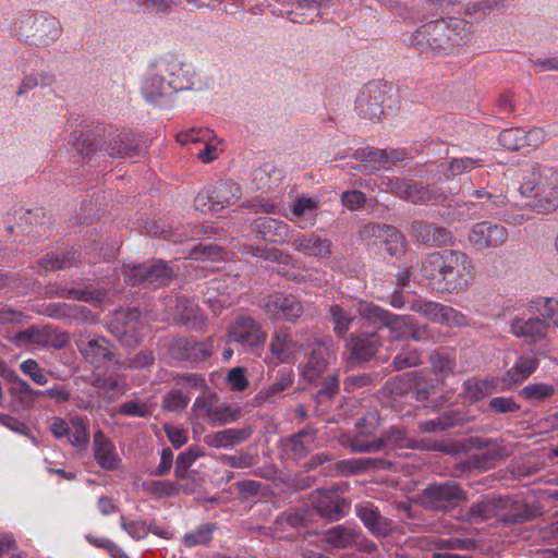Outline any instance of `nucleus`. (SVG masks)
Here are the masks:
<instances>
[{
  "label": "nucleus",
  "mask_w": 558,
  "mask_h": 558,
  "mask_svg": "<svg viewBox=\"0 0 558 558\" xmlns=\"http://www.w3.org/2000/svg\"><path fill=\"white\" fill-rule=\"evenodd\" d=\"M422 275L440 293H460L475 277V266L463 252L442 250L429 253L422 262Z\"/></svg>",
  "instance_id": "1"
},
{
  "label": "nucleus",
  "mask_w": 558,
  "mask_h": 558,
  "mask_svg": "<svg viewBox=\"0 0 558 558\" xmlns=\"http://www.w3.org/2000/svg\"><path fill=\"white\" fill-rule=\"evenodd\" d=\"M471 38V25L461 17L432 21L417 28L408 39L421 52L451 53Z\"/></svg>",
  "instance_id": "2"
},
{
  "label": "nucleus",
  "mask_w": 558,
  "mask_h": 558,
  "mask_svg": "<svg viewBox=\"0 0 558 558\" xmlns=\"http://www.w3.org/2000/svg\"><path fill=\"white\" fill-rule=\"evenodd\" d=\"M193 86V72L189 66L179 62L160 64L145 78L142 86L144 98L151 104H161L179 90L190 89Z\"/></svg>",
  "instance_id": "3"
},
{
  "label": "nucleus",
  "mask_w": 558,
  "mask_h": 558,
  "mask_svg": "<svg viewBox=\"0 0 558 558\" xmlns=\"http://www.w3.org/2000/svg\"><path fill=\"white\" fill-rule=\"evenodd\" d=\"M82 134L77 131L71 135L73 146L83 156L89 155L92 151L99 149L113 158H132L140 154L138 140L132 133L125 130L108 128L102 130V140L96 141L84 138L80 142Z\"/></svg>",
  "instance_id": "4"
},
{
  "label": "nucleus",
  "mask_w": 558,
  "mask_h": 558,
  "mask_svg": "<svg viewBox=\"0 0 558 558\" xmlns=\"http://www.w3.org/2000/svg\"><path fill=\"white\" fill-rule=\"evenodd\" d=\"M519 190L532 199L530 205L538 213L554 210L558 206V169L534 165Z\"/></svg>",
  "instance_id": "5"
},
{
  "label": "nucleus",
  "mask_w": 558,
  "mask_h": 558,
  "mask_svg": "<svg viewBox=\"0 0 558 558\" xmlns=\"http://www.w3.org/2000/svg\"><path fill=\"white\" fill-rule=\"evenodd\" d=\"M12 32L25 43L47 45L60 37L61 25L52 16L20 12L14 16Z\"/></svg>",
  "instance_id": "6"
},
{
  "label": "nucleus",
  "mask_w": 558,
  "mask_h": 558,
  "mask_svg": "<svg viewBox=\"0 0 558 558\" xmlns=\"http://www.w3.org/2000/svg\"><path fill=\"white\" fill-rule=\"evenodd\" d=\"M177 141L181 145H193V153L203 163L216 160L225 150V141L207 128H192L180 132Z\"/></svg>",
  "instance_id": "7"
},
{
  "label": "nucleus",
  "mask_w": 558,
  "mask_h": 558,
  "mask_svg": "<svg viewBox=\"0 0 558 558\" xmlns=\"http://www.w3.org/2000/svg\"><path fill=\"white\" fill-rule=\"evenodd\" d=\"M241 198V187L233 181H221L213 187L201 191L194 206L202 214H215L234 205Z\"/></svg>",
  "instance_id": "8"
},
{
  "label": "nucleus",
  "mask_w": 558,
  "mask_h": 558,
  "mask_svg": "<svg viewBox=\"0 0 558 558\" xmlns=\"http://www.w3.org/2000/svg\"><path fill=\"white\" fill-rule=\"evenodd\" d=\"M192 413L196 418L205 420L216 426L235 422L240 417L241 410L219 402L216 393H208L195 399L192 405Z\"/></svg>",
  "instance_id": "9"
},
{
  "label": "nucleus",
  "mask_w": 558,
  "mask_h": 558,
  "mask_svg": "<svg viewBox=\"0 0 558 558\" xmlns=\"http://www.w3.org/2000/svg\"><path fill=\"white\" fill-rule=\"evenodd\" d=\"M380 186H383L385 191L414 204L427 202L438 203L444 198V194L439 187L435 185L424 187L412 180L383 178Z\"/></svg>",
  "instance_id": "10"
},
{
  "label": "nucleus",
  "mask_w": 558,
  "mask_h": 558,
  "mask_svg": "<svg viewBox=\"0 0 558 558\" xmlns=\"http://www.w3.org/2000/svg\"><path fill=\"white\" fill-rule=\"evenodd\" d=\"M357 311L362 317L371 323L388 328L390 336L395 339L410 338L412 317L393 315L369 302L357 303Z\"/></svg>",
  "instance_id": "11"
},
{
  "label": "nucleus",
  "mask_w": 558,
  "mask_h": 558,
  "mask_svg": "<svg viewBox=\"0 0 558 558\" xmlns=\"http://www.w3.org/2000/svg\"><path fill=\"white\" fill-rule=\"evenodd\" d=\"M108 329L122 344L133 347L140 342L145 323L137 310H119L109 322Z\"/></svg>",
  "instance_id": "12"
},
{
  "label": "nucleus",
  "mask_w": 558,
  "mask_h": 558,
  "mask_svg": "<svg viewBox=\"0 0 558 558\" xmlns=\"http://www.w3.org/2000/svg\"><path fill=\"white\" fill-rule=\"evenodd\" d=\"M174 274V269L162 260H154L145 265L125 266L123 268L124 280L131 286L142 282L165 284Z\"/></svg>",
  "instance_id": "13"
},
{
  "label": "nucleus",
  "mask_w": 558,
  "mask_h": 558,
  "mask_svg": "<svg viewBox=\"0 0 558 558\" xmlns=\"http://www.w3.org/2000/svg\"><path fill=\"white\" fill-rule=\"evenodd\" d=\"M411 310L423 315L434 323L444 324L448 327H465L469 318L458 310L437 302L417 300L412 303Z\"/></svg>",
  "instance_id": "14"
},
{
  "label": "nucleus",
  "mask_w": 558,
  "mask_h": 558,
  "mask_svg": "<svg viewBox=\"0 0 558 558\" xmlns=\"http://www.w3.org/2000/svg\"><path fill=\"white\" fill-rule=\"evenodd\" d=\"M267 333L251 316H238L228 328L227 338L230 343L242 347H256L265 342Z\"/></svg>",
  "instance_id": "15"
},
{
  "label": "nucleus",
  "mask_w": 558,
  "mask_h": 558,
  "mask_svg": "<svg viewBox=\"0 0 558 558\" xmlns=\"http://www.w3.org/2000/svg\"><path fill=\"white\" fill-rule=\"evenodd\" d=\"M507 240V229L490 221L474 225L469 233L470 244L478 251L500 247Z\"/></svg>",
  "instance_id": "16"
},
{
  "label": "nucleus",
  "mask_w": 558,
  "mask_h": 558,
  "mask_svg": "<svg viewBox=\"0 0 558 558\" xmlns=\"http://www.w3.org/2000/svg\"><path fill=\"white\" fill-rule=\"evenodd\" d=\"M385 87L378 82L368 83L363 87L355 101V109L361 117L369 120L380 119L386 98Z\"/></svg>",
  "instance_id": "17"
},
{
  "label": "nucleus",
  "mask_w": 558,
  "mask_h": 558,
  "mask_svg": "<svg viewBox=\"0 0 558 558\" xmlns=\"http://www.w3.org/2000/svg\"><path fill=\"white\" fill-rule=\"evenodd\" d=\"M411 439L405 430L400 427H391L381 437L372 441L362 440L359 437L351 441V448L356 452H378L381 450L410 447Z\"/></svg>",
  "instance_id": "18"
},
{
  "label": "nucleus",
  "mask_w": 558,
  "mask_h": 558,
  "mask_svg": "<svg viewBox=\"0 0 558 558\" xmlns=\"http://www.w3.org/2000/svg\"><path fill=\"white\" fill-rule=\"evenodd\" d=\"M319 214V198L303 194L290 204L286 217L299 228L308 229L315 226Z\"/></svg>",
  "instance_id": "19"
},
{
  "label": "nucleus",
  "mask_w": 558,
  "mask_h": 558,
  "mask_svg": "<svg viewBox=\"0 0 558 558\" xmlns=\"http://www.w3.org/2000/svg\"><path fill=\"white\" fill-rule=\"evenodd\" d=\"M312 505L320 517L330 521L340 520L350 509V504L335 489L317 490L313 495Z\"/></svg>",
  "instance_id": "20"
},
{
  "label": "nucleus",
  "mask_w": 558,
  "mask_h": 558,
  "mask_svg": "<svg viewBox=\"0 0 558 558\" xmlns=\"http://www.w3.org/2000/svg\"><path fill=\"white\" fill-rule=\"evenodd\" d=\"M77 349L85 361L96 368L113 361V345L105 337H93L77 341Z\"/></svg>",
  "instance_id": "21"
},
{
  "label": "nucleus",
  "mask_w": 558,
  "mask_h": 558,
  "mask_svg": "<svg viewBox=\"0 0 558 558\" xmlns=\"http://www.w3.org/2000/svg\"><path fill=\"white\" fill-rule=\"evenodd\" d=\"M266 314L272 319L293 322L303 313V306L294 295L274 293L265 302Z\"/></svg>",
  "instance_id": "22"
},
{
  "label": "nucleus",
  "mask_w": 558,
  "mask_h": 558,
  "mask_svg": "<svg viewBox=\"0 0 558 558\" xmlns=\"http://www.w3.org/2000/svg\"><path fill=\"white\" fill-rule=\"evenodd\" d=\"M405 153L397 149H376L371 147L359 148L353 153V158L361 161V167L366 171H377L386 168L395 161L404 159Z\"/></svg>",
  "instance_id": "23"
},
{
  "label": "nucleus",
  "mask_w": 558,
  "mask_h": 558,
  "mask_svg": "<svg viewBox=\"0 0 558 558\" xmlns=\"http://www.w3.org/2000/svg\"><path fill=\"white\" fill-rule=\"evenodd\" d=\"M252 230L264 241L276 244L289 243L293 235V230L287 222L275 218L256 219L252 223Z\"/></svg>",
  "instance_id": "24"
},
{
  "label": "nucleus",
  "mask_w": 558,
  "mask_h": 558,
  "mask_svg": "<svg viewBox=\"0 0 558 558\" xmlns=\"http://www.w3.org/2000/svg\"><path fill=\"white\" fill-rule=\"evenodd\" d=\"M424 502L430 508H442L445 502H453L464 498V493L453 481L434 483L423 493Z\"/></svg>",
  "instance_id": "25"
},
{
  "label": "nucleus",
  "mask_w": 558,
  "mask_h": 558,
  "mask_svg": "<svg viewBox=\"0 0 558 558\" xmlns=\"http://www.w3.org/2000/svg\"><path fill=\"white\" fill-rule=\"evenodd\" d=\"M333 356L332 340H326L319 348L311 352L302 368V376L308 381H315L325 372L328 360Z\"/></svg>",
  "instance_id": "26"
},
{
  "label": "nucleus",
  "mask_w": 558,
  "mask_h": 558,
  "mask_svg": "<svg viewBox=\"0 0 558 558\" xmlns=\"http://www.w3.org/2000/svg\"><path fill=\"white\" fill-rule=\"evenodd\" d=\"M379 339L378 332H363L351 337L348 343L351 363H362L371 360L380 345Z\"/></svg>",
  "instance_id": "27"
},
{
  "label": "nucleus",
  "mask_w": 558,
  "mask_h": 558,
  "mask_svg": "<svg viewBox=\"0 0 558 558\" xmlns=\"http://www.w3.org/2000/svg\"><path fill=\"white\" fill-rule=\"evenodd\" d=\"M411 235L416 242L427 245H447L452 242V234L448 230L426 221H413Z\"/></svg>",
  "instance_id": "28"
},
{
  "label": "nucleus",
  "mask_w": 558,
  "mask_h": 558,
  "mask_svg": "<svg viewBox=\"0 0 558 558\" xmlns=\"http://www.w3.org/2000/svg\"><path fill=\"white\" fill-rule=\"evenodd\" d=\"M356 514L365 527L376 537H385L393 529V522L383 517L372 504L356 506Z\"/></svg>",
  "instance_id": "29"
},
{
  "label": "nucleus",
  "mask_w": 558,
  "mask_h": 558,
  "mask_svg": "<svg viewBox=\"0 0 558 558\" xmlns=\"http://www.w3.org/2000/svg\"><path fill=\"white\" fill-rule=\"evenodd\" d=\"M94 458L98 465L104 470H117L121 459L116 450L113 442L101 430L94 434L93 441Z\"/></svg>",
  "instance_id": "30"
},
{
  "label": "nucleus",
  "mask_w": 558,
  "mask_h": 558,
  "mask_svg": "<svg viewBox=\"0 0 558 558\" xmlns=\"http://www.w3.org/2000/svg\"><path fill=\"white\" fill-rule=\"evenodd\" d=\"M386 235L385 245L386 250L390 255H398L404 250L403 235L395 228L387 225L371 223L363 227L361 236L363 239L369 236H381Z\"/></svg>",
  "instance_id": "31"
},
{
  "label": "nucleus",
  "mask_w": 558,
  "mask_h": 558,
  "mask_svg": "<svg viewBox=\"0 0 558 558\" xmlns=\"http://www.w3.org/2000/svg\"><path fill=\"white\" fill-rule=\"evenodd\" d=\"M547 327L548 325L537 317L529 319L515 317L511 323V332L529 343H536L545 338Z\"/></svg>",
  "instance_id": "32"
},
{
  "label": "nucleus",
  "mask_w": 558,
  "mask_h": 558,
  "mask_svg": "<svg viewBox=\"0 0 558 558\" xmlns=\"http://www.w3.org/2000/svg\"><path fill=\"white\" fill-rule=\"evenodd\" d=\"M293 247L306 256L328 258L330 255V241L317 234H300L291 240Z\"/></svg>",
  "instance_id": "33"
},
{
  "label": "nucleus",
  "mask_w": 558,
  "mask_h": 558,
  "mask_svg": "<svg viewBox=\"0 0 558 558\" xmlns=\"http://www.w3.org/2000/svg\"><path fill=\"white\" fill-rule=\"evenodd\" d=\"M253 433L250 426L242 428H226L205 437V444L214 448H232L247 440Z\"/></svg>",
  "instance_id": "34"
},
{
  "label": "nucleus",
  "mask_w": 558,
  "mask_h": 558,
  "mask_svg": "<svg viewBox=\"0 0 558 558\" xmlns=\"http://www.w3.org/2000/svg\"><path fill=\"white\" fill-rule=\"evenodd\" d=\"M300 351L301 345L291 338L287 329L281 328L275 331L270 342V352L279 362L293 361Z\"/></svg>",
  "instance_id": "35"
},
{
  "label": "nucleus",
  "mask_w": 558,
  "mask_h": 558,
  "mask_svg": "<svg viewBox=\"0 0 558 558\" xmlns=\"http://www.w3.org/2000/svg\"><path fill=\"white\" fill-rule=\"evenodd\" d=\"M315 438L314 432L302 430L282 440V451L293 460L301 459L314 449Z\"/></svg>",
  "instance_id": "36"
},
{
  "label": "nucleus",
  "mask_w": 558,
  "mask_h": 558,
  "mask_svg": "<svg viewBox=\"0 0 558 558\" xmlns=\"http://www.w3.org/2000/svg\"><path fill=\"white\" fill-rule=\"evenodd\" d=\"M481 166H483V160L478 158H452L448 163L437 165L433 178L438 181L449 180L458 174L471 171L472 169Z\"/></svg>",
  "instance_id": "37"
},
{
  "label": "nucleus",
  "mask_w": 558,
  "mask_h": 558,
  "mask_svg": "<svg viewBox=\"0 0 558 558\" xmlns=\"http://www.w3.org/2000/svg\"><path fill=\"white\" fill-rule=\"evenodd\" d=\"M360 302L361 301H347L345 303L333 304L329 307V315L333 323V330L338 336H344L350 329L354 312L359 313L357 303Z\"/></svg>",
  "instance_id": "38"
},
{
  "label": "nucleus",
  "mask_w": 558,
  "mask_h": 558,
  "mask_svg": "<svg viewBox=\"0 0 558 558\" xmlns=\"http://www.w3.org/2000/svg\"><path fill=\"white\" fill-rule=\"evenodd\" d=\"M390 468L391 462L380 458H352L338 463V471L345 476L369 469L388 470Z\"/></svg>",
  "instance_id": "39"
},
{
  "label": "nucleus",
  "mask_w": 558,
  "mask_h": 558,
  "mask_svg": "<svg viewBox=\"0 0 558 558\" xmlns=\"http://www.w3.org/2000/svg\"><path fill=\"white\" fill-rule=\"evenodd\" d=\"M170 304H174L173 316L179 323L190 325L192 323L202 322L198 305L194 300L180 295L175 299L170 298L168 305Z\"/></svg>",
  "instance_id": "40"
},
{
  "label": "nucleus",
  "mask_w": 558,
  "mask_h": 558,
  "mask_svg": "<svg viewBox=\"0 0 558 558\" xmlns=\"http://www.w3.org/2000/svg\"><path fill=\"white\" fill-rule=\"evenodd\" d=\"M92 385L99 396H102L108 400H113L125 392V384L123 379L113 375H94L92 378Z\"/></svg>",
  "instance_id": "41"
},
{
  "label": "nucleus",
  "mask_w": 558,
  "mask_h": 558,
  "mask_svg": "<svg viewBox=\"0 0 558 558\" xmlns=\"http://www.w3.org/2000/svg\"><path fill=\"white\" fill-rule=\"evenodd\" d=\"M538 367V360L533 355H521L513 366L508 369L506 380L511 385L523 383Z\"/></svg>",
  "instance_id": "42"
},
{
  "label": "nucleus",
  "mask_w": 558,
  "mask_h": 558,
  "mask_svg": "<svg viewBox=\"0 0 558 558\" xmlns=\"http://www.w3.org/2000/svg\"><path fill=\"white\" fill-rule=\"evenodd\" d=\"M78 258V254L76 251H60L47 254L41 260H40V268H43L45 271L49 270H60L65 269L71 266H73Z\"/></svg>",
  "instance_id": "43"
},
{
  "label": "nucleus",
  "mask_w": 558,
  "mask_h": 558,
  "mask_svg": "<svg viewBox=\"0 0 558 558\" xmlns=\"http://www.w3.org/2000/svg\"><path fill=\"white\" fill-rule=\"evenodd\" d=\"M294 381V374L291 369H281L276 378V381L267 389L259 391L255 399L257 402L265 403L271 398L278 396L282 391L289 389Z\"/></svg>",
  "instance_id": "44"
},
{
  "label": "nucleus",
  "mask_w": 558,
  "mask_h": 558,
  "mask_svg": "<svg viewBox=\"0 0 558 558\" xmlns=\"http://www.w3.org/2000/svg\"><path fill=\"white\" fill-rule=\"evenodd\" d=\"M496 379L476 380L470 379L464 383V397L472 402L480 401L497 390Z\"/></svg>",
  "instance_id": "45"
},
{
  "label": "nucleus",
  "mask_w": 558,
  "mask_h": 558,
  "mask_svg": "<svg viewBox=\"0 0 558 558\" xmlns=\"http://www.w3.org/2000/svg\"><path fill=\"white\" fill-rule=\"evenodd\" d=\"M233 247L238 248L242 254L252 255L269 262H280L283 256L282 253L275 247L252 245L246 239L238 240L236 244H233Z\"/></svg>",
  "instance_id": "46"
},
{
  "label": "nucleus",
  "mask_w": 558,
  "mask_h": 558,
  "mask_svg": "<svg viewBox=\"0 0 558 558\" xmlns=\"http://www.w3.org/2000/svg\"><path fill=\"white\" fill-rule=\"evenodd\" d=\"M12 341L17 347H26V345H47L49 343L48 335L46 330L39 329L37 327H29L22 331L16 332L12 337Z\"/></svg>",
  "instance_id": "47"
},
{
  "label": "nucleus",
  "mask_w": 558,
  "mask_h": 558,
  "mask_svg": "<svg viewBox=\"0 0 558 558\" xmlns=\"http://www.w3.org/2000/svg\"><path fill=\"white\" fill-rule=\"evenodd\" d=\"M10 392L25 407H32L38 399V390L33 389L27 381L15 374L12 377V387Z\"/></svg>",
  "instance_id": "48"
},
{
  "label": "nucleus",
  "mask_w": 558,
  "mask_h": 558,
  "mask_svg": "<svg viewBox=\"0 0 558 558\" xmlns=\"http://www.w3.org/2000/svg\"><path fill=\"white\" fill-rule=\"evenodd\" d=\"M325 539L336 548H345L355 541V533L344 525H337L327 531Z\"/></svg>",
  "instance_id": "49"
},
{
  "label": "nucleus",
  "mask_w": 558,
  "mask_h": 558,
  "mask_svg": "<svg viewBox=\"0 0 558 558\" xmlns=\"http://www.w3.org/2000/svg\"><path fill=\"white\" fill-rule=\"evenodd\" d=\"M58 296L64 299H73L88 303H100L106 298V292L102 290H86V289H60Z\"/></svg>",
  "instance_id": "50"
},
{
  "label": "nucleus",
  "mask_w": 558,
  "mask_h": 558,
  "mask_svg": "<svg viewBox=\"0 0 558 558\" xmlns=\"http://www.w3.org/2000/svg\"><path fill=\"white\" fill-rule=\"evenodd\" d=\"M525 129L511 128L501 131L498 135L499 144L508 150L524 148Z\"/></svg>",
  "instance_id": "51"
},
{
  "label": "nucleus",
  "mask_w": 558,
  "mask_h": 558,
  "mask_svg": "<svg viewBox=\"0 0 558 558\" xmlns=\"http://www.w3.org/2000/svg\"><path fill=\"white\" fill-rule=\"evenodd\" d=\"M70 436H68V440L75 447H85L89 437L87 423L80 416H73L70 420Z\"/></svg>",
  "instance_id": "52"
},
{
  "label": "nucleus",
  "mask_w": 558,
  "mask_h": 558,
  "mask_svg": "<svg viewBox=\"0 0 558 558\" xmlns=\"http://www.w3.org/2000/svg\"><path fill=\"white\" fill-rule=\"evenodd\" d=\"M190 395L182 389H172L162 399V409L168 412H181L186 409Z\"/></svg>",
  "instance_id": "53"
},
{
  "label": "nucleus",
  "mask_w": 558,
  "mask_h": 558,
  "mask_svg": "<svg viewBox=\"0 0 558 558\" xmlns=\"http://www.w3.org/2000/svg\"><path fill=\"white\" fill-rule=\"evenodd\" d=\"M215 527L216 525L211 523L202 524L195 531L189 532L184 535V545L186 547H194L208 544L211 539Z\"/></svg>",
  "instance_id": "54"
},
{
  "label": "nucleus",
  "mask_w": 558,
  "mask_h": 558,
  "mask_svg": "<svg viewBox=\"0 0 558 558\" xmlns=\"http://www.w3.org/2000/svg\"><path fill=\"white\" fill-rule=\"evenodd\" d=\"M554 392V386L541 383L525 386L521 389L520 395L531 402H539L551 397Z\"/></svg>",
  "instance_id": "55"
},
{
  "label": "nucleus",
  "mask_w": 558,
  "mask_h": 558,
  "mask_svg": "<svg viewBox=\"0 0 558 558\" xmlns=\"http://www.w3.org/2000/svg\"><path fill=\"white\" fill-rule=\"evenodd\" d=\"M144 487L156 498H168L179 493V485L172 481H150L145 483Z\"/></svg>",
  "instance_id": "56"
},
{
  "label": "nucleus",
  "mask_w": 558,
  "mask_h": 558,
  "mask_svg": "<svg viewBox=\"0 0 558 558\" xmlns=\"http://www.w3.org/2000/svg\"><path fill=\"white\" fill-rule=\"evenodd\" d=\"M534 310L550 319L558 328V301L554 298H537L533 301Z\"/></svg>",
  "instance_id": "57"
},
{
  "label": "nucleus",
  "mask_w": 558,
  "mask_h": 558,
  "mask_svg": "<svg viewBox=\"0 0 558 558\" xmlns=\"http://www.w3.org/2000/svg\"><path fill=\"white\" fill-rule=\"evenodd\" d=\"M458 422L459 420L457 416L450 413H446L440 417L421 422L418 427L423 433H433L436 430H446L450 427H453L458 424Z\"/></svg>",
  "instance_id": "58"
},
{
  "label": "nucleus",
  "mask_w": 558,
  "mask_h": 558,
  "mask_svg": "<svg viewBox=\"0 0 558 558\" xmlns=\"http://www.w3.org/2000/svg\"><path fill=\"white\" fill-rule=\"evenodd\" d=\"M21 372L29 377L36 385L44 386L48 383L47 373L39 366L37 361L27 359L20 364Z\"/></svg>",
  "instance_id": "59"
},
{
  "label": "nucleus",
  "mask_w": 558,
  "mask_h": 558,
  "mask_svg": "<svg viewBox=\"0 0 558 558\" xmlns=\"http://www.w3.org/2000/svg\"><path fill=\"white\" fill-rule=\"evenodd\" d=\"M120 525L123 531L136 541L145 538L150 532V526L146 521H128L124 515L120 518Z\"/></svg>",
  "instance_id": "60"
},
{
  "label": "nucleus",
  "mask_w": 558,
  "mask_h": 558,
  "mask_svg": "<svg viewBox=\"0 0 558 558\" xmlns=\"http://www.w3.org/2000/svg\"><path fill=\"white\" fill-rule=\"evenodd\" d=\"M53 82V76L49 73H41L39 76L36 74H27L24 76L21 85L17 88L16 95L21 96L34 89L38 85L48 86Z\"/></svg>",
  "instance_id": "61"
},
{
  "label": "nucleus",
  "mask_w": 558,
  "mask_h": 558,
  "mask_svg": "<svg viewBox=\"0 0 558 558\" xmlns=\"http://www.w3.org/2000/svg\"><path fill=\"white\" fill-rule=\"evenodd\" d=\"M150 412V407L146 402L136 399L126 401L119 408V413L126 416L146 417Z\"/></svg>",
  "instance_id": "62"
},
{
  "label": "nucleus",
  "mask_w": 558,
  "mask_h": 558,
  "mask_svg": "<svg viewBox=\"0 0 558 558\" xmlns=\"http://www.w3.org/2000/svg\"><path fill=\"white\" fill-rule=\"evenodd\" d=\"M173 381L181 388H192L195 390H203L206 388L205 378L199 374H177L173 377Z\"/></svg>",
  "instance_id": "63"
},
{
  "label": "nucleus",
  "mask_w": 558,
  "mask_h": 558,
  "mask_svg": "<svg viewBox=\"0 0 558 558\" xmlns=\"http://www.w3.org/2000/svg\"><path fill=\"white\" fill-rule=\"evenodd\" d=\"M421 363V355L415 349H405L399 353L393 360L396 369H404L408 367L416 366Z\"/></svg>",
  "instance_id": "64"
}]
</instances>
